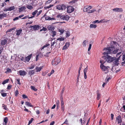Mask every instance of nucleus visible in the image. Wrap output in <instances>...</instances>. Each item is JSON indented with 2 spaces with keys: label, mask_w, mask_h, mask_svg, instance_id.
<instances>
[{
  "label": "nucleus",
  "mask_w": 125,
  "mask_h": 125,
  "mask_svg": "<svg viewBox=\"0 0 125 125\" xmlns=\"http://www.w3.org/2000/svg\"><path fill=\"white\" fill-rule=\"evenodd\" d=\"M111 43L113 44L112 45L113 46L104 48V50L105 51V52H104V54H108L111 53L114 54L118 52V50L117 49H115L114 47L117 44V43L115 42L112 41L111 42Z\"/></svg>",
  "instance_id": "nucleus-1"
},
{
  "label": "nucleus",
  "mask_w": 125,
  "mask_h": 125,
  "mask_svg": "<svg viewBox=\"0 0 125 125\" xmlns=\"http://www.w3.org/2000/svg\"><path fill=\"white\" fill-rule=\"evenodd\" d=\"M103 53L105 55H106V56H104L102 57L100 61V63H104L106 61L108 62H110L114 60V58L111 57L110 56H108V54H104V52Z\"/></svg>",
  "instance_id": "nucleus-2"
},
{
  "label": "nucleus",
  "mask_w": 125,
  "mask_h": 125,
  "mask_svg": "<svg viewBox=\"0 0 125 125\" xmlns=\"http://www.w3.org/2000/svg\"><path fill=\"white\" fill-rule=\"evenodd\" d=\"M101 63L100 65V68L103 71H106L107 72H105V73H107L108 71V69L109 68V67L108 66H104L103 65L104 63Z\"/></svg>",
  "instance_id": "nucleus-3"
},
{
  "label": "nucleus",
  "mask_w": 125,
  "mask_h": 125,
  "mask_svg": "<svg viewBox=\"0 0 125 125\" xmlns=\"http://www.w3.org/2000/svg\"><path fill=\"white\" fill-rule=\"evenodd\" d=\"M56 8L57 9L59 10H63L66 9V7L64 4H62L57 5Z\"/></svg>",
  "instance_id": "nucleus-4"
},
{
  "label": "nucleus",
  "mask_w": 125,
  "mask_h": 125,
  "mask_svg": "<svg viewBox=\"0 0 125 125\" xmlns=\"http://www.w3.org/2000/svg\"><path fill=\"white\" fill-rule=\"evenodd\" d=\"M61 61L60 58H56L53 60L52 62V64L53 65H56Z\"/></svg>",
  "instance_id": "nucleus-5"
},
{
  "label": "nucleus",
  "mask_w": 125,
  "mask_h": 125,
  "mask_svg": "<svg viewBox=\"0 0 125 125\" xmlns=\"http://www.w3.org/2000/svg\"><path fill=\"white\" fill-rule=\"evenodd\" d=\"M7 38L4 39L2 38L0 40V43L1 45L3 46L7 43Z\"/></svg>",
  "instance_id": "nucleus-6"
},
{
  "label": "nucleus",
  "mask_w": 125,
  "mask_h": 125,
  "mask_svg": "<svg viewBox=\"0 0 125 125\" xmlns=\"http://www.w3.org/2000/svg\"><path fill=\"white\" fill-rule=\"evenodd\" d=\"M40 27L39 26L36 25L34 26H30L29 28L35 31L36 30H38L39 29Z\"/></svg>",
  "instance_id": "nucleus-7"
},
{
  "label": "nucleus",
  "mask_w": 125,
  "mask_h": 125,
  "mask_svg": "<svg viewBox=\"0 0 125 125\" xmlns=\"http://www.w3.org/2000/svg\"><path fill=\"white\" fill-rule=\"evenodd\" d=\"M74 9L73 7L69 6L67 8V12L68 13H70L74 10Z\"/></svg>",
  "instance_id": "nucleus-8"
},
{
  "label": "nucleus",
  "mask_w": 125,
  "mask_h": 125,
  "mask_svg": "<svg viewBox=\"0 0 125 125\" xmlns=\"http://www.w3.org/2000/svg\"><path fill=\"white\" fill-rule=\"evenodd\" d=\"M92 8V7L91 6H85L83 9V11L84 12H86L88 11L90 9Z\"/></svg>",
  "instance_id": "nucleus-9"
},
{
  "label": "nucleus",
  "mask_w": 125,
  "mask_h": 125,
  "mask_svg": "<svg viewBox=\"0 0 125 125\" xmlns=\"http://www.w3.org/2000/svg\"><path fill=\"white\" fill-rule=\"evenodd\" d=\"M19 74L21 76H24L27 73L24 71V70H20L19 72Z\"/></svg>",
  "instance_id": "nucleus-10"
},
{
  "label": "nucleus",
  "mask_w": 125,
  "mask_h": 125,
  "mask_svg": "<svg viewBox=\"0 0 125 125\" xmlns=\"http://www.w3.org/2000/svg\"><path fill=\"white\" fill-rule=\"evenodd\" d=\"M113 10L116 12H120L123 11V9L120 8H116L113 9Z\"/></svg>",
  "instance_id": "nucleus-11"
},
{
  "label": "nucleus",
  "mask_w": 125,
  "mask_h": 125,
  "mask_svg": "<svg viewBox=\"0 0 125 125\" xmlns=\"http://www.w3.org/2000/svg\"><path fill=\"white\" fill-rule=\"evenodd\" d=\"M6 17L7 15L6 14L3 13L2 14H0V19H1Z\"/></svg>",
  "instance_id": "nucleus-12"
},
{
  "label": "nucleus",
  "mask_w": 125,
  "mask_h": 125,
  "mask_svg": "<svg viewBox=\"0 0 125 125\" xmlns=\"http://www.w3.org/2000/svg\"><path fill=\"white\" fill-rule=\"evenodd\" d=\"M64 15H62L61 14H59L56 17L57 18H60L61 19L64 20Z\"/></svg>",
  "instance_id": "nucleus-13"
},
{
  "label": "nucleus",
  "mask_w": 125,
  "mask_h": 125,
  "mask_svg": "<svg viewBox=\"0 0 125 125\" xmlns=\"http://www.w3.org/2000/svg\"><path fill=\"white\" fill-rule=\"evenodd\" d=\"M34 70H30L28 72V75L31 76L34 73Z\"/></svg>",
  "instance_id": "nucleus-14"
},
{
  "label": "nucleus",
  "mask_w": 125,
  "mask_h": 125,
  "mask_svg": "<svg viewBox=\"0 0 125 125\" xmlns=\"http://www.w3.org/2000/svg\"><path fill=\"white\" fill-rule=\"evenodd\" d=\"M88 41L87 40H84L82 43L83 46L84 47H85L88 44Z\"/></svg>",
  "instance_id": "nucleus-15"
},
{
  "label": "nucleus",
  "mask_w": 125,
  "mask_h": 125,
  "mask_svg": "<svg viewBox=\"0 0 125 125\" xmlns=\"http://www.w3.org/2000/svg\"><path fill=\"white\" fill-rule=\"evenodd\" d=\"M45 19L46 20H55L54 18L50 17L48 16L46 17Z\"/></svg>",
  "instance_id": "nucleus-16"
},
{
  "label": "nucleus",
  "mask_w": 125,
  "mask_h": 125,
  "mask_svg": "<svg viewBox=\"0 0 125 125\" xmlns=\"http://www.w3.org/2000/svg\"><path fill=\"white\" fill-rule=\"evenodd\" d=\"M22 31V30L21 29L17 30L16 31L17 32L16 35L17 36H19L21 33Z\"/></svg>",
  "instance_id": "nucleus-17"
},
{
  "label": "nucleus",
  "mask_w": 125,
  "mask_h": 125,
  "mask_svg": "<svg viewBox=\"0 0 125 125\" xmlns=\"http://www.w3.org/2000/svg\"><path fill=\"white\" fill-rule=\"evenodd\" d=\"M96 94H97V99L98 100H99L100 99L101 97V95L99 90H97L96 92Z\"/></svg>",
  "instance_id": "nucleus-18"
},
{
  "label": "nucleus",
  "mask_w": 125,
  "mask_h": 125,
  "mask_svg": "<svg viewBox=\"0 0 125 125\" xmlns=\"http://www.w3.org/2000/svg\"><path fill=\"white\" fill-rule=\"evenodd\" d=\"M48 30L51 31H53L54 30V28L53 26L49 25L47 27Z\"/></svg>",
  "instance_id": "nucleus-19"
},
{
  "label": "nucleus",
  "mask_w": 125,
  "mask_h": 125,
  "mask_svg": "<svg viewBox=\"0 0 125 125\" xmlns=\"http://www.w3.org/2000/svg\"><path fill=\"white\" fill-rule=\"evenodd\" d=\"M50 32L52 34V36L53 37L56 34V32L55 31H51Z\"/></svg>",
  "instance_id": "nucleus-20"
},
{
  "label": "nucleus",
  "mask_w": 125,
  "mask_h": 125,
  "mask_svg": "<svg viewBox=\"0 0 125 125\" xmlns=\"http://www.w3.org/2000/svg\"><path fill=\"white\" fill-rule=\"evenodd\" d=\"M42 68V67L41 66L40 67H36V72H40Z\"/></svg>",
  "instance_id": "nucleus-21"
},
{
  "label": "nucleus",
  "mask_w": 125,
  "mask_h": 125,
  "mask_svg": "<svg viewBox=\"0 0 125 125\" xmlns=\"http://www.w3.org/2000/svg\"><path fill=\"white\" fill-rule=\"evenodd\" d=\"M8 119L7 117H5L4 120V122L3 124V125H6L7 124V123L8 121Z\"/></svg>",
  "instance_id": "nucleus-22"
},
{
  "label": "nucleus",
  "mask_w": 125,
  "mask_h": 125,
  "mask_svg": "<svg viewBox=\"0 0 125 125\" xmlns=\"http://www.w3.org/2000/svg\"><path fill=\"white\" fill-rule=\"evenodd\" d=\"M38 12V10H35L33 12H32L31 14L32 16L35 17V15L37 14V13Z\"/></svg>",
  "instance_id": "nucleus-23"
},
{
  "label": "nucleus",
  "mask_w": 125,
  "mask_h": 125,
  "mask_svg": "<svg viewBox=\"0 0 125 125\" xmlns=\"http://www.w3.org/2000/svg\"><path fill=\"white\" fill-rule=\"evenodd\" d=\"M118 60V59H116L114 61L113 63L115 65H118L119 64Z\"/></svg>",
  "instance_id": "nucleus-24"
},
{
  "label": "nucleus",
  "mask_w": 125,
  "mask_h": 125,
  "mask_svg": "<svg viewBox=\"0 0 125 125\" xmlns=\"http://www.w3.org/2000/svg\"><path fill=\"white\" fill-rule=\"evenodd\" d=\"M23 56V55H22L21 54H19L18 55V57L20 58L21 60L22 61H23L24 60L25 58Z\"/></svg>",
  "instance_id": "nucleus-25"
},
{
  "label": "nucleus",
  "mask_w": 125,
  "mask_h": 125,
  "mask_svg": "<svg viewBox=\"0 0 125 125\" xmlns=\"http://www.w3.org/2000/svg\"><path fill=\"white\" fill-rule=\"evenodd\" d=\"M26 9V8L25 6H23L22 7L19 8V11L21 12L22 11H23L24 10H25Z\"/></svg>",
  "instance_id": "nucleus-26"
},
{
  "label": "nucleus",
  "mask_w": 125,
  "mask_h": 125,
  "mask_svg": "<svg viewBox=\"0 0 125 125\" xmlns=\"http://www.w3.org/2000/svg\"><path fill=\"white\" fill-rule=\"evenodd\" d=\"M31 55H32L31 54L30 55L28 56L27 57H26L25 60L27 61H29L31 58Z\"/></svg>",
  "instance_id": "nucleus-27"
},
{
  "label": "nucleus",
  "mask_w": 125,
  "mask_h": 125,
  "mask_svg": "<svg viewBox=\"0 0 125 125\" xmlns=\"http://www.w3.org/2000/svg\"><path fill=\"white\" fill-rule=\"evenodd\" d=\"M26 7L28 9L30 10H31L33 9V7L32 6L29 5H26Z\"/></svg>",
  "instance_id": "nucleus-28"
},
{
  "label": "nucleus",
  "mask_w": 125,
  "mask_h": 125,
  "mask_svg": "<svg viewBox=\"0 0 125 125\" xmlns=\"http://www.w3.org/2000/svg\"><path fill=\"white\" fill-rule=\"evenodd\" d=\"M25 104L28 106L33 107V106L31 105V104L28 102H25Z\"/></svg>",
  "instance_id": "nucleus-29"
},
{
  "label": "nucleus",
  "mask_w": 125,
  "mask_h": 125,
  "mask_svg": "<svg viewBox=\"0 0 125 125\" xmlns=\"http://www.w3.org/2000/svg\"><path fill=\"white\" fill-rule=\"evenodd\" d=\"M6 71L5 72V73H11V69L9 68H7L6 69Z\"/></svg>",
  "instance_id": "nucleus-30"
},
{
  "label": "nucleus",
  "mask_w": 125,
  "mask_h": 125,
  "mask_svg": "<svg viewBox=\"0 0 125 125\" xmlns=\"http://www.w3.org/2000/svg\"><path fill=\"white\" fill-rule=\"evenodd\" d=\"M64 20H65L66 21L68 20L70 17L69 16H68V15H64Z\"/></svg>",
  "instance_id": "nucleus-31"
},
{
  "label": "nucleus",
  "mask_w": 125,
  "mask_h": 125,
  "mask_svg": "<svg viewBox=\"0 0 125 125\" xmlns=\"http://www.w3.org/2000/svg\"><path fill=\"white\" fill-rule=\"evenodd\" d=\"M64 38L61 37L60 38H57V40H56V41H57V40L59 41H63L64 40Z\"/></svg>",
  "instance_id": "nucleus-32"
},
{
  "label": "nucleus",
  "mask_w": 125,
  "mask_h": 125,
  "mask_svg": "<svg viewBox=\"0 0 125 125\" xmlns=\"http://www.w3.org/2000/svg\"><path fill=\"white\" fill-rule=\"evenodd\" d=\"M31 88L32 89L35 91H36L37 90V89L34 86H31Z\"/></svg>",
  "instance_id": "nucleus-33"
},
{
  "label": "nucleus",
  "mask_w": 125,
  "mask_h": 125,
  "mask_svg": "<svg viewBox=\"0 0 125 125\" xmlns=\"http://www.w3.org/2000/svg\"><path fill=\"white\" fill-rule=\"evenodd\" d=\"M70 35V33L69 31H67L66 33V37H69Z\"/></svg>",
  "instance_id": "nucleus-34"
},
{
  "label": "nucleus",
  "mask_w": 125,
  "mask_h": 125,
  "mask_svg": "<svg viewBox=\"0 0 125 125\" xmlns=\"http://www.w3.org/2000/svg\"><path fill=\"white\" fill-rule=\"evenodd\" d=\"M58 31L59 32L61 33V34H62L63 33L64 31V30L63 29L61 28L58 29Z\"/></svg>",
  "instance_id": "nucleus-35"
},
{
  "label": "nucleus",
  "mask_w": 125,
  "mask_h": 125,
  "mask_svg": "<svg viewBox=\"0 0 125 125\" xmlns=\"http://www.w3.org/2000/svg\"><path fill=\"white\" fill-rule=\"evenodd\" d=\"M9 79H7L4 81L2 82V84L3 85L7 83L9 81Z\"/></svg>",
  "instance_id": "nucleus-36"
},
{
  "label": "nucleus",
  "mask_w": 125,
  "mask_h": 125,
  "mask_svg": "<svg viewBox=\"0 0 125 125\" xmlns=\"http://www.w3.org/2000/svg\"><path fill=\"white\" fill-rule=\"evenodd\" d=\"M97 27L96 25L95 24H91L90 25V27L91 28H95Z\"/></svg>",
  "instance_id": "nucleus-37"
},
{
  "label": "nucleus",
  "mask_w": 125,
  "mask_h": 125,
  "mask_svg": "<svg viewBox=\"0 0 125 125\" xmlns=\"http://www.w3.org/2000/svg\"><path fill=\"white\" fill-rule=\"evenodd\" d=\"M9 11H11L12 10H13L15 9V7L14 6L10 7L8 8Z\"/></svg>",
  "instance_id": "nucleus-38"
},
{
  "label": "nucleus",
  "mask_w": 125,
  "mask_h": 125,
  "mask_svg": "<svg viewBox=\"0 0 125 125\" xmlns=\"http://www.w3.org/2000/svg\"><path fill=\"white\" fill-rule=\"evenodd\" d=\"M95 11L96 10L95 9H93L92 10H89V11L88 12V13H92Z\"/></svg>",
  "instance_id": "nucleus-39"
},
{
  "label": "nucleus",
  "mask_w": 125,
  "mask_h": 125,
  "mask_svg": "<svg viewBox=\"0 0 125 125\" xmlns=\"http://www.w3.org/2000/svg\"><path fill=\"white\" fill-rule=\"evenodd\" d=\"M49 44H47L45 45H44L42 47V48L41 49V50H42V49H44L45 47H47L49 45Z\"/></svg>",
  "instance_id": "nucleus-40"
},
{
  "label": "nucleus",
  "mask_w": 125,
  "mask_h": 125,
  "mask_svg": "<svg viewBox=\"0 0 125 125\" xmlns=\"http://www.w3.org/2000/svg\"><path fill=\"white\" fill-rule=\"evenodd\" d=\"M60 102L59 100L56 101V106L57 108L59 107V106Z\"/></svg>",
  "instance_id": "nucleus-41"
},
{
  "label": "nucleus",
  "mask_w": 125,
  "mask_h": 125,
  "mask_svg": "<svg viewBox=\"0 0 125 125\" xmlns=\"http://www.w3.org/2000/svg\"><path fill=\"white\" fill-rule=\"evenodd\" d=\"M19 94V92L18 90H17L15 92V96L17 97Z\"/></svg>",
  "instance_id": "nucleus-42"
},
{
  "label": "nucleus",
  "mask_w": 125,
  "mask_h": 125,
  "mask_svg": "<svg viewBox=\"0 0 125 125\" xmlns=\"http://www.w3.org/2000/svg\"><path fill=\"white\" fill-rule=\"evenodd\" d=\"M1 95L3 97H5L7 96V94L5 93H1Z\"/></svg>",
  "instance_id": "nucleus-43"
},
{
  "label": "nucleus",
  "mask_w": 125,
  "mask_h": 125,
  "mask_svg": "<svg viewBox=\"0 0 125 125\" xmlns=\"http://www.w3.org/2000/svg\"><path fill=\"white\" fill-rule=\"evenodd\" d=\"M102 22V21H99L98 20H95L93 22L94 23H100Z\"/></svg>",
  "instance_id": "nucleus-44"
},
{
  "label": "nucleus",
  "mask_w": 125,
  "mask_h": 125,
  "mask_svg": "<svg viewBox=\"0 0 125 125\" xmlns=\"http://www.w3.org/2000/svg\"><path fill=\"white\" fill-rule=\"evenodd\" d=\"M3 49V47L0 45V54H1Z\"/></svg>",
  "instance_id": "nucleus-45"
},
{
  "label": "nucleus",
  "mask_w": 125,
  "mask_h": 125,
  "mask_svg": "<svg viewBox=\"0 0 125 125\" xmlns=\"http://www.w3.org/2000/svg\"><path fill=\"white\" fill-rule=\"evenodd\" d=\"M57 42H56L55 41L53 42L52 43H51V46H53L55 45V46H56V43H55Z\"/></svg>",
  "instance_id": "nucleus-46"
},
{
  "label": "nucleus",
  "mask_w": 125,
  "mask_h": 125,
  "mask_svg": "<svg viewBox=\"0 0 125 125\" xmlns=\"http://www.w3.org/2000/svg\"><path fill=\"white\" fill-rule=\"evenodd\" d=\"M50 53V52H48L46 53L44 55V56L46 57H49V54Z\"/></svg>",
  "instance_id": "nucleus-47"
},
{
  "label": "nucleus",
  "mask_w": 125,
  "mask_h": 125,
  "mask_svg": "<svg viewBox=\"0 0 125 125\" xmlns=\"http://www.w3.org/2000/svg\"><path fill=\"white\" fill-rule=\"evenodd\" d=\"M42 10H40L39 12L38 11V12L37 13V14H36V17H37L39 15H40V14L42 12Z\"/></svg>",
  "instance_id": "nucleus-48"
},
{
  "label": "nucleus",
  "mask_w": 125,
  "mask_h": 125,
  "mask_svg": "<svg viewBox=\"0 0 125 125\" xmlns=\"http://www.w3.org/2000/svg\"><path fill=\"white\" fill-rule=\"evenodd\" d=\"M2 107H3V109H4L7 110V109H8L7 107V106L4 105V104H2Z\"/></svg>",
  "instance_id": "nucleus-49"
},
{
  "label": "nucleus",
  "mask_w": 125,
  "mask_h": 125,
  "mask_svg": "<svg viewBox=\"0 0 125 125\" xmlns=\"http://www.w3.org/2000/svg\"><path fill=\"white\" fill-rule=\"evenodd\" d=\"M80 72H78V76L77 78V82H78V80L80 76Z\"/></svg>",
  "instance_id": "nucleus-50"
},
{
  "label": "nucleus",
  "mask_w": 125,
  "mask_h": 125,
  "mask_svg": "<svg viewBox=\"0 0 125 125\" xmlns=\"http://www.w3.org/2000/svg\"><path fill=\"white\" fill-rule=\"evenodd\" d=\"M35 67V66L34 65H31V66L29 67H28V69H33Z\"/></svg>",
  "instance_id": "nucleus-51"
},
{
  "label": "nucleus",
  "mask_w": 125,
  "mask_h": 125,
  "mask_svg": "<svg viewBox=\"0 0 125 125\" xmlns=\"http://www.w3.org/2000/svg\"><path fill=\"white\" fill-rule=\"evenodd\" d=\"M47 30V29L44 27H43L42 29L40 30V31H46Z\"/></svg>",
  "instance_id": "nucleus-52"
},
{
  "label": "nucleus",
  "mask_w": 125,
  "mask_h": 125,
  "mask_svg": "<svg viewBox=\"0 0 125 125\" xmlns=\"http://www.w3.org/2000/svg\"><path fill=\"white\" fill-rule=\"evenodd\" d=\"M70 45V43L69 42H66L65 43V45L68 48V47Z\"/></svg>",
  "instance_id": "nucleus-53"
},
{
  "label": "nucleus",
  "mask_w": 125,
  "mask_h": 125,
  "mask_svg": "<svg viewBox=\"0 0 125 125\" xmlns=\"http://www.w3.org/2000/svg\"><path fill=\"white\" fill-rule=\"evenodd\" d=\"M34 120V119L33 118H31V120L29 121V125L32 122L33 120Z\"/></svg>",
  "instance_id": "nucleus-54"
},
{
  "label": "nucleus",
  "mask_w": 125,
  "mask_h": 125,
  "mask_svg": "<svg viewBox=\"0 0 125 125\" xmlns=\"http://www.w3.org/2000/svg\"><path fill=\"white\" fill-rule=\"evenodd\" d=\"M88 67L87 66L85 69H84V73H86V72L88 70Z\"/></svg>",
  "instance_id": "nucleus-55"
},
{
  "label": "nucleus",
  "mask_w": 125,
  "mask_h": 125,
  "mask_svg": "<svg viewBox=\"0 0 125 125\" xmlns=\"http://www.w3.org/2000/svg\"><path fill=\"white\" fill-rule=\"evenodd\" d=\"M92 46V44H90L89 45V46L88 49V51H89L91 49V47Z\"/></svg>",
  "instance_id": "nucleus-56"
},
{
  "label": "nucleus",
  "mask_w": 125,
  "mask_h": 125,
  "mask_svg": "<svg viewBox=\"0 0 125 125\" xmlns=\"http://www.w3.org/2000/svg\"><path fill=\"white\" fill-rule=\"evenodd\" d=\"M24 108H25V109H24V111H25L27 112H30V113H31V112L30 111H29L28 109H27L26 108L25 106H24Z\"/></svg>",
  "instance_id": "nucleus-57"
},
{
  "label": "nucleus",
  "mask_w": 125,
  "mask_h": 125,
  "mask_svg": "<svg viewBox=\"0 0 125 125\" xmlns=\"http://www.w3.org/2000/svg\"><path fill=\"white\" fill-rule=\"evenodd\" d=\"M11 86L10 85H8L7 89L8 90H10L11 88Z\"/></svg>",
  "instance_id": "nucleus-58"
},
{
  "label": "nucleus",
  "mask_w": 125,
  "mask_h": 125,
  "mask_svg": "<svg viewBox=\"0 0 125 125\" xmlns=\"http://www.w3.org/2000/svg\"><path fill=\"white\" fill-rule=\"evenodd\" d=\"M82 66V64H81L80 65V67L79 68V71H78V72H80V71L81 69Z\"/></svg>",
  "instance_id": "nucleus-59"
},
{
  "label": "nucleus",
  "mask_w": 125,
  "mask_h": 125,
  "mask_svg": "<svg viewBox=\"0 0 125 125\" xmlns=\"http://www.w3.org/2000/svg\"><path fill=\"white\" fill-rule=\"evenodd\" d=\"M17 83L20 85L21 83H20V79H17Z\"/></svg>",
  "instance_id": "nucleus-60"
},
{
  "label": "nucleus",
  "mask_w": 125,
  "mask_h": 125,
  "mask_svg": "<svg viewBox=\"0 0 125 125\" xmlns=\"http://www.w3.org/2000/svg\"><path fill=\"white\" fill-rule=\"evenodd\" d=\"M121 52H119L118 53H117L116 55V56L117 57H118V56H119V57H120L121 56H119V55L121 53Z\"/></svg>",
  "instance_id": "nucleus-61"
},
{
  "label": "nucleus",
  "mask_w": 125,
  "mask_h": 125,
  "mask_svg": "<svg viewBox=\"0 0 125 125\" xmlns=\"http://www.w3.org/2000/svg\"><path fill=\"white\" fill-rule=\"evenodd\" d=\"M19 17H16L14 18V19H13V20L14 21H15L16 20H18L19 19Z\"/></svg>",
  "instance_id": "nucleus-62"
},
{
  "label": "nucleus",
  "mask_w": 125,
  "mask_h": 125,
  "mask_svg": "<svg viewBox=\"0 0 125 125\" xmlns=\"http://www.w3.org/2000/svg\"><path fill=\"white\" fill-rule=\"evenodd\" d=\"M121 118V116L120 115L118 116L116 118V119L117 120Z\"/></svg>",
  "instance_id": "nucleus-63"
},
{
  "label": "nucleus",
  "mask_w": 125,
  "mask_h": 125,
  "mask_svg": "<svg viewBox=\"0 0 125 125\" xmlns=\"http://www.w3.org/2000/svg\"><path fill=\"white\" fill-rule=\"evenodd\" d=\"M125 59V54H124L123 55L122 60L124 61Z\"/></svg>",
  "instance_id": "nucleus-64"
}]
</instances>
